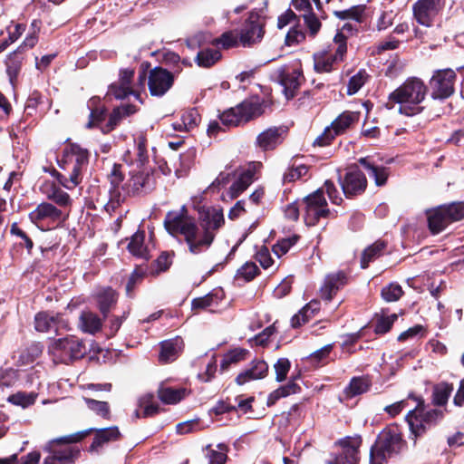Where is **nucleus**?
I'll list each match as a JSON object with an SVG mask.
<instances>
[{"instance_id": "cd10ccee", "label": "nucleus", "mask_w": 464, "mask_h": 464, "mask_svg": "<svg viewBox=\"0 0 464 464\" xmlns=\"http://www.w3.org/2000/svg\"><path fill=\"white\" fill-rule=\"evenodd\" d=\"M63 169H68V174H62L56 170H53V175L57 179L59 183L67 189H72L76 188L82 179V171L74 169V167L68 168L63 167Z\"/></svg>"}, {"instance_id": "7ed1b4c3", "label": "nucleus", "mask_w": 464, "mask_h": 464, "mask_svg": "<svg viewBox=\"0 0 464 464\" xmlns=\"http://www.w3.org/2000/svg\"><path fill=\"white\" fill-rule=\"evenodd\" d=\"M92 430L78 431L70 435L52 440L44 446L49 456L44 459L43 464H72L79 457L80 449L72 446L82 440L90 434Z\"/></svg>"}, {"instance_id": "473e14b6", "label": "nucleus", "mask_w": 464, "mask_h": 464, "mask_svg": "<svg viewBox=\"0 0 464 464\" xmlns=\"http://www.w3.org/2000/svg\"><path fill=\"white\" fill-rule=\"evenodd\" d=\"M320 310V303L317 300H312L298 314L291 319L293 327H299L309 321Z\"/></svg>"}, {"instance_id": "680f3d73", "label": "nucleus", "mask_w": 464, "mask_h": 464, "mask_svg": "<svg viewBox=\"0 0 464 464\" xmlns=\"http://www.w3.org/2000/svg\"><path fill=\"white\" fill-rule=\"evenodd\" d=\"M238 34L233 31H228L221 34V36L215 40L218 44H221L224 48L228 49L234 47L238 43Z\"/></svg>"}, {"instance_id": "aec40b11", "label": "nucleus", "mask_w": 464, "mask_h": 464, "mask_svg": "<svg viewBox=\"0 0 464 464\" xmlns=\"http://www.w3.org/2000/svg\"><path fill=\"white\" fill-rule=\"evenodd\" d=\"M29 218L34 223L41 221L61 222L63 220V214L60 209L48 202L39 204L35 209L30 212Z\"/></svg>"}, {"instance_id": "72a5a7b5", "label": "nucleus", "mask_w": 464, "mask_h": 464, "mask_svg": "<svg viewBox=\"0 0 464 464\" xmlns=\"http://www.w3.org/2000/svg\"><path fill=\"white\" fill-rule=\"evenodd\" d=\"M159 411V406L154 401L152 394L148 393L139 400V409L135 411L137 418H147L155 415Z\"/></svg>"}, {"instance_id": "1a4fd4ad", "label": "nucleus", "mask_w": 464, "mask_h": 464, "mask_svg": "<svg viewBox=\"0 0 464 464\" xmlns=\"http://www.w3.org/2000/svg\"><path fill=\"white\" fill-rule=\"evenodd\" d=\"M411 398V396H409V399ZM412 399L418 401V403L414 409L409 411L406 420L411 431L417 437L440 417V411L437 410L425 411L423 401L415 397H412Z\"/></svg>"}, {"instance_id": "79ce46f5", "label": "nucleus", "mask_w": 464, "mask_h": 464, "mask_svg": "<svg viewBox=\"0 0 464 464\" xmlns=\"http://www.w3.org/2000/svg\"><path fill=\"white\" fill-rule=\"evenodd\" d=\"M386 245L383 241H376L368 246L362 253L361 258L362 268H366L369 263L379 257L384 250Z\"/></svg>"}, {"instance_id": "f8f14e48", "label": "nucleus", "mask_w": 464, "mask_h": 464, "mask_svg": "<svg viewBox=\"0 0 464 464\" xmlns=\"http://www.w3.org/2000/svg\"><path fill=\"white\" fill-rule=\"evenodd\" d=\"M361 445L359 437H348L340 440L336 445L331 458L327 460L328 464H356L358 458V449Z\"/></svg>"}, {"instance_id": "37998d69", "label": "nucleus", "mask_w": 464, "mask_h": 464, "mask_svg": "<svg viewBox=\"0 0 464 464\" xmlns=\"http://www.w3.org/2000/svg\"><path fill=\"white\" fill-rule=\"evenodd\" d=\"M48 199L53 201L60 207H67L72 203V199L68 193L63 191L56 185H52L47 190L44 191Z\"/></svg>"}, {"instance_id": "f704fd0d", "label": "nucleus", "mask_w": 464, "mask_h": 464, "mask_svg": "<svg viewBox=\"0 0 464 464\" xmlns=\"http://www.w3.org/2000/svg\"><path fill=\"white\" fill-rule=\"evenodd\" d=\"M80 328L88 334H94L102 329V320L92 312L84 311L80 315Z\"/></svg>"}, {"instance_id": "13d9d810", "label": "nucleus", "mask_w": 464, "mask_h": 464, "mask_svg": "<svg viewBox=\"0 0 464 464\" xmlns=\"http://www.w3.org/2000/svg\"><path fill=\"white\" fill-rule=\"evenodd\" d=\"M42 22L34 19L31 23L28 35L24 39L23 45L27 48H33L38 42V34L40 33Z\"/></svg>"}, {"instance_id": "c85d7f7f", "label": "nucleus", "mask_w": 464, "mask_h": 464, "mask_svg": "<svg viewBox=\"0 0 464 464\" xmlns=\"http://www.w3.org/2000/svg\"><path fill=\"white\" fill-rule=\"evenodd\" d=\"M200 121V115L194 108L184 111L180 121L173 123V128L179 131H190L194 130Z\"/></svg>"}, {"instance_id": "20e7f679", "label": "nucleus", "mask_w": 464, "mask_h": 464, "mask_svg": "<svg viewBox=\"0 0 464 464\" xmlns=\"http://www.w3.org/2000/svg\"><path fill=\"white\" fill-rule=\"evenodd\" d=\"M402 438L397 427L383 430L371 449L370 464H383L402 448Z\"/></svg>"}, {"instance_id": "c03bdc74", "label": "nucleus", "mask_w": 464, "mask_h": 464, "mask_svg": "<svg viewBox=\"0 0 464 464\" xmlns=\"http://www.w3.org/2000/svg\"><path fill=\"white\" fill-rule=\"evenodd\" d=\"M83 401H85L90 411H93L98 416L105 420L111 419V409L108 402L92 399L86 396L83 397Z\"/></svg>"}, {"instance_id": "ddd939ff", "label": "nucleus", "mask_w": 464, "mask_h": 464, "mask_svg": "<svg viewBox=\"0 0 464 464\" xmlns=\"http://www.w3.org/2000/svg\"><path fill=\"white\" fill-rule=\"evenodd\" d=\"M359 113L354 111H344L340 114L331 124L330 127H327L324 132L318 136L314 144L318 146H325L328 145L331 140L336 136L343 131H345L348 128H350L354 122L358 121Z\"/></svg>"}, {"instance_id": "bf43d9fd", "label": "nucleus", "mask_w": 464, "mask_h": 464, "mask_svg": "<svg viewBox=\"0 0 464 464\" xmlns=\"http://www.w3.org/2000/svg\"><path fill=\"white\" fill-rule=\"evenodd\" d=\"M308 172V167L304 164L300 165H293L291 168L287 169V171L284 175L285 182H293L295 181L302 177L305 176Z\"/></svg>"}, {"instance_id": "393cba45", "label": "nucleus", "mask_w": 464, "mask_h": 464, "mask_svg": "<svg viewBox=\"0 0 464 464\" xmlns=\"http://www.w3.org/2000/svg\"><path fill=\"white\" fill-rule=\"evenodd\" d=\"M92 431L95 432L92 443L90 446L91 451H98L99 448L102 447L104 444L109 442L116 441L121 437V432L117 426H111L108 428L102 429H91Z\"/></svg>"}, {"instance_id": "4c0bfd02", "label": "nucleus", "mask_w": 464, "mask_h": 464, "mask_svg": "<svg viewBox=\"0 0 464 464\" xmlns=\"http://www.w3.org/2000/svg\"><path fill=\"white\" fill-rule=\"evenodd\" d=\"M160 401L166 404H175L186 396V389L161 386L158 391Z\"/></svg>"}, {"instance_id": "864d4df0", "label": "nucleus", "mask_w": 464, "mask_h": 464, "mask_svg": "<svg viewBox=\"0 0 464 464\" xmlns=\"http://www.w3.org/2000/svg\"><path fill=\"white\" fill-rule=\"evenodd\" d=\"M367 79L368 74L366 73L365 70H360L349 80L347 85V93L349 95L356 93L363 86Z\"/></svg>"}, {"instance_id": "9b49d317", "label": "nucleus", "mask_w": 464, "mask_h": 464, "mask_svg": "<svg viewBox=\"0 0 464 464\" xmlns=\"http://www.w3.org/2000/svg\"><path fill=\"white\" fill-rule=\"evenodd\" d=\"M334 42L337 45L334 53L324 51L314 55V66L317 72H329L335 63L343 61L347 51L345 37L342 34H336Z\"/></svg>"}, {"instance_id": "9d476101", "label": "nucleus", "mask_w": 464, "mask_h": 464, "mask_svg": "<svg viewBox=\"0 0 464 464\" xmlns=\"http://www.w3.org/2000/svg\"><path fill=\"white\" fill-rule=\"evenodd\" d=\"M324 193V189L319 188L304 198V222L307 226H314L321 218L330 215Z\"/></svg>"}, {"instance_id": "bb28decb", "label": "nucleus", "mask_w": 464, "mask_h": 464, "mask_svg": "<svg viewBox=\"0 0 464 464\" xmlns=\"http://www.w3.org/2000/svg\"><path fill=\"white\" fill-rule=\"evenodd\" d=\"M128 249L130 254L137 257L143 259L150 258V249L149 243H145L144 231H138L130 237V243L128 244Z\"/></svg>"}, {"instance_id": "2f4dec72", "label": "nucleus", "mask_w": 464, "mask_h": 464, "mask_svg": "<svg viewBox=\"0 0 464 464\" xmlns=\"http://www.w3.org/2000/svg\"><path fill=\"white\" fill-rule=\"evenodd\" d=\"M239 117L243 122H246L263 113L258 101L246 100L237 106Z\"/></svg>"}, {"instance_id": "603ef678", "label": "nucleus", "mask_w": 464, "mask_h": 464, "mask_svg": "<svg viewBox=\"0 0 464 464\" xmlns=\"http://www.w3.org/2000/svg\"><path fill=\"white\" fill-rule=\"evenodd\" d=\"M37 394L34 392H19L13 395H10L7 399L9 402L14 405L26 408L34 403Z\"/></svg>"}, {"instance_id": "f03ea898", "label": "nucleus", "mask_w": 464, "mask_h": 464, "mask_svg": "<svg viewBox=\"0 0 464 464\" xmlns=\"http://www.w3.org/2000/svg\"><path fill=\"white\" fill-rule=\"evenodd\" d=\"M427 94V87L419 78H410L390 93L387 106L393 109L398 105V111L406 116L420 113L421 106Z\"/></svg>"}, {"instance_id": "423d86ee", "label": "nucleus", "mask_w": 464, "mask_h": 464, "mask_svg": "<svg viewBox=\"0 0 464 464\" xmlns=\"http://www.w3.org/2000/svg\"><path fill=\"white\" fill-rule=\"evenodd\" d=\"M49 351L54 360L68 363L73 360L83 357L86 353V348L78 337L68 335L53 340L49 346Z\"/></svg>"}, {"instance_id": "b1692460", "label": "nucleus", "mask_w": 464, "mask_h": 464, "mask_svg": "<svg viewBox=\"0 0 464 464\" xmlns=\"http://www.w3.org/2000/svg\"><path fill=\"white\" fill-rule=\"evenodd\" d=\"M133 75L134 71L131 69L121 70L119 82L111 85L110 92L116 99H124L129 94L133 93L131 87V80Z\"/></svg>"}, {"instance_id": "69168bd1", "label": "nucleus", "mask_w": 464, "mask_h": 464, "mask_svg": "<svg viewBox=\"0 0 464 464\" xmlns=\"http://www.w3.org/2000/svg\"><path fill=\"white\" fill-rule=\"evenodd\" d=\"M164 62L166 64L173 67L172 72L179 68L182 69V65H190L187 60L181 61L179 55L172 52H169L164 55Z\"/></svg>"}, {"instance_id": "de8ad7c7", "label": "nucleus", "mask_w": 464, "mask_h": 464, "mask_svg": "<svg viewBox=\"0 0 464 464\" xmlns=\"http://www.w3.org/2000/svg\"><path fill=\"white\" fill-rule=\"evenodd\" d=\"M221 57L219 51L216 49H204L198 52L196 62L198 66L210 67L217 63Z\"/></svg>"}, {"instance_id": "0e129e2a", "label": "nucleus", "mask_w": 464, "mask_h": 464, "mask_svg": "<svg viewBox=\"0 0 464 464\" xmlns=\"http://www.w3.org/2000/svg\"><path fill=\"white\" fill-rule=\"evenodd\" d=\"M258 268L255 263L247 262L237 270V277H242L246 281L252 280L257 274Z\"/></svg>"}, {"instance_id": "39448f33", "label": "nucleus", "mask_w": 464, "mask_h": 464, "mask_svg": "<svg viewBox=\"0 0 464 464\" xmlns=\"http://www.w3.org/2000/svg\"><path fill=\"white\" fill-rule=\"evenodd\" d=\"M428 224L433 234L444 230L452 222L464 218V203L452 202L442 205L427 212Z\"/></svg>"}, {"instance_id": "a211bd4d", "label": "nucleus", "mask_w": 464, "mask_h": 464, "mask_svg": "<svg viewBox=\"0 0 464 464\" xmlns=\"http://www.w3.org/2000/svg\"><path fill=\"white\" fill-rule=\"evenodd\" d=\"M341 186L346 197H353L365 190L367 180L359 169L350 168L341 181Z\"/></svg>"}, {"instance_id": "5701e85b", "label": "nucleus", "mask_w": 464, "mask_h": 464, "mask_svg": "<svg viewBox=\"0 0 464 464\" xmlns=\"http://www.w3.org/2000/svg\"><path fill=\"white\" fill-rule=\"evenodd\" d=\"M184 343L181 337L163 341L160 343V353L159 360L162 363H168L175 361L180 354Z\"/></svg>"}, {"instance_id": "a878e982", "label": "nucleus", "mask_w": 464, "mask_h": 464, "mask_svg": "<svg viewBox=\"0 0 464 464\" xmlns=\"http://www.w3.org/2000/svg\"><path fill=\"white\" fill-rule=\"evenodd\" d=\"M283 132V130L280 128H269L256 137V145L263 150H274L282 142Z\"/></svg>"}, {"instance_id": "c756f323", "label": "nucleus", "mask_w": 464, "mask_h": 464, "mask_svg": "<svg viewBox=\"0 0 464 464\" xmlns=\"http://www.w3.org/2000/svg\"><path fill=\"white\" fill-rule=\"evenodd\" d=\"M137 111V107L132 104H124L115 108L110 115L107 125L102 129L103 132H109L113 130L120 121L130 115L134 114Z\"/></svg>"}, {"instance_id": "e2e57ef3", "label": "nucleus", "mask_w": 464, "mask_h": 464, "mask_svg": "<svg viewBox=\"0 0 464 464\" xmlns=\"http://www.w3.org/2000/svg\"><path fill=\"white\" fill-rule=\"evenodd\" d=\"M18 379L17 371L8 368L0 371V384L5 387L13 386Z\"/></svg>"}, {"instance_id": "dca6fc26", "label": "nucleus", "mask_w": 464, "mask_h": 464, "mask_svg": "<svg viewBox=\"0 0 464 464\" xmlns=\"http://www.w3.org/2000/svg\"><path fill=\"white\" fill-rule=\"evenodd\" d=\"M445 0H418L413 5L414 18L420 24L430 26Z\"/></svg>"}, {"instance_id": "4be33fe9", "label": "nucleus", "mask_w": 464, "mask_h": 464, "mask_svg": "<svg viewBox=\"0 0 464 464\" xmlns=\"http://www.w3.org/2000/svg\"><path fill=\"white\" fill-rule=\"evenodd\" d=\"M67 167L83 171L89 164V152L77 144H70L64 151Z\"/></svg>"}, {"instance_id": "6ab92c4d", "label": "nucleus", "mask_w": 464, "mask_h": 464, "mask_svg": "<svg viewBox=\"0 0 464 464\" xmlns=\"http://www.w3.org/2000/svg\"><path fill=\"white\" fill-rule=\"evenodd\" d=\"M347 283L346 275L342 271L328 274L320 288V295L327 301L332 300L334 295Z\"/></svg>"}, {"instance_id": "052dcab7", "label": "nucleus", "mask_w": 464, "mask_h": 464, "mask_svg": "<svg viewBox=\"0 0 464 464\" xmlns=\"http://www.w3.org/2000/svg\"><path fill=\"white\" fill-rule=\"evenodd\" d=\"M291 363L287 358H279L274 364L276 381L281 382L286 379Z\"/></svg>"}, {"instance_id": "338daca9", "label": "nucleus", "mask_w": 464, "mask_h": 464, "mask_svg": "<svg viewBox=\"0 0 464 464\" xmlns=\"http://www.w3.org/2000/svg\"><path fill=\"white\" fill-rule=\"evenodd\" d=\"M295 237L282 239L273 246V252L276 256L280 257L287 253L291 246L295 244Z\"/></svg>"}, {"instance_id": "49530a36", "label": "nucleus", "mask_w": 464, "mask_h": 464, "mask_svg": "<svg viewBox=\"0 0 464 464\" xmlns=\"http://www.w3.org/2000/svg\"><path fill=\"white\" fill-rule=\"evenodd\" d=\"M371 386L369 379L364 377H354L351 380L349 386L345 389L347 396L353 397L366 392Z\"/></svg>"}, {"instance_id": "8fccbe9b", "label": "nucleus", "mask_w": 464, "mask_h": 464, "mask_svg": "<svg viewBox=\"0 0 464 464\" xmlns=\"http://www.w3.org/2000/svg\"><path fill=\"white\" fill-rule=\"evenodd\" d=\"M124 175L125 169L121 165L115 164L112 167V169L109 175V180L115 193L121 195V190H122V185H124Z\"/></svg>"}, {"instance_id": "a18cd8bd", "label": "nucleus", "mask_w": 464, "mask_h": 464, "mask_svg": "<svg viewBox=\"0 0 464 464\" xmlns=\"http://www.w3.org/2000/svg\"><path fill=\"white\" fill-rule=\"evenodd\" d=\"M217 448L218 450L211 449L209 445L206 447V458L208 464H226L227 447L225 444H218Z\"/></svg>"}, {"instance_id": "774afa93", "label": "nucleus", "mask_w": 464, "mask_h": 464, "mask_svg": "<svg viewBox=\"0 0 464 464\" xmlns=\"http://www.w3.org/2000/svg\"><path fill=\"white\" fill-rule=\"evenodd\" d=\"M302 16L309 29L310 34L312 35H315L321 28V22L319 21L318 17L313 12L306 14H302Z\"/></svg>"}, {"instance_id": "4d7b16f0", "label": "nucleus", "mask_w": 464, "mask_h": 464, "mask_svg": "<svg viewBox=\"0 0 464 464\" xmlns=\"http://www.w3.org/2000/svg\"><path fill=\"white\" fill-rule=\"evenodd\" d=\"M221 124L226 127H234L240 124L242 121V118L239 117V113L237 111V106L235 108H231L229 110L225 111L220 115Z\"/></svg>"}, {"instance_id": "7c9ffc66", "label": "nucleus", "mask_w": 464, "mask_h": 464, "mask_svg": "<svg viewBox=\"0 0 464 464\" xmlns=\"http://www.w3.org/2000/svg\"><path fill=\"white\" fill-rule=\"evenodd\" d=\"M150 177L143 173H137L130 176V178L122 185V192L125 195H134L140 192L149 185Z\"/></svg>"}, {"instance_id": "6e6d98bb", "label": "nucleus", "mask_w": 464, "mask_h": 464, "mask_svg": "<svg viewBox=\"0 0 464 464\" xmlns=\"http://www.w3.org/2000/svg\"><path fill=\"white\" fill-rule=\"evenodd\" d=\"M398 315L392 314L390 315L382 314L378 317L374 331L376 334H386L392 328L393 323L397 320Z\"/></svg>"}, {"instance_id": "4468645a", "label": "nucleus", "mask_w": 464, "mask_h": 464, "mask_svg": "<svg viewBox=\"0 0 464 464\" xmlns=\"http://www.w3.org/2000/svg\"><path fill=\"white\" fill-rule=\"evenodd\" d=\"M456 77V72L450 68L435 71L430 80L432 97L446 99L452 95Z\"/></svg>"}, {"instance_id": "5fc2aeb1", "label": "nucleus", "mask_w": 464, "mask_h": 464, "mask_svg": "<svg viewBox=\"0 0 464 464\" xmlns=\"http://www.w3.org/2000/svg\"><path fill=\"white\" fill-rule=\"evenodd\" d=\"M382 297L386 302L398 301L403 294L401 286L396 283H391L382 289Z\"/></svg>"}, {"instance_id": "3c124183", "label": "nucleus", "mask_w": 464, "mask_h": 464, "mask_svg": "<svg viewBox=\"0 0 464 464\" xmlns=\"http://www.w3.org/2000/svg\"><path fill=\"white\" fill-rule=\"evenodd\" d=\"M35 329L38 332H47L56 326L58 317L50 315L47 313H39L35 315Z\"/></svg>"}, {"instance_id": "ea45409f", "label": "nucleus", "mask_w": 464, "mask_h": 464, "mask_svg": "<svg viewBox=\"0 0 464 464\" xmlns=\"http://www.w3.org/2000/svg\"><path fill=\"white\" fill-rule=\"evenodd\" d=\"M299 391L300 387L295 382L294 380H291L286 385L279 387L269 394L267 398V405L272 406L279 399L297 393Z\"/></svg>"}, {"instance_id": "e433bc0d", "label": "nucleus", "mask_w": 464, "mask_h": 464, "mask_svg": "<svg viewBox=\"0 0 464 464\" xmlns=\"http://www.w3.org/2000/svg\"><path fill=\"white\" fill-rule=\"evenodd\" d=\"M365 9L364 5H358L345 10L334 11V14L341 20H352L361 24L365 19Z\"/></svg>"}, {"instance_id": "c9c22d12", "label": "nucleus", "mask_w": 464, "mask_h": 464, "mask_svg": "<svg viewBox=\"0 0 464 464\" xmlns=\"http://www.w3.org/2000/svg\"><path fill=\"white\" fill-rule=\"evenodd\" d=\"M96 299L101 312L106 317L111 306L117 301V295L111 287L102 288L96 293Z\"/></svg>"}, {"instance_id": "6e6552de", "label": "nucleus", "mask_w": 464, "mask_h": 464, "mask_svg": "<svg viewBox=\"0 0 464 464\" xmlns=\"http://www.w3.org/2000/svg\"><path fill=\"white\" fill-rule=\"evenodd\" d=\"M181 72V68L169 72L160 66L154 67L149 72L148 88L151 96L162 97L173 86L176 76Z\"/></svg>"}, {"instance_id": "09e8293b", "label": "nucleus", "mask_w": 464, "mask_h": 464, "mask_svg": "<svg viewBox=\"0 0 464 464\" xmlns=\"http://www.w3.org/2000/svg\"><path fill=\"white\" fill-rule=\"evenodd\" d=\"M453 391L451 384L441 382L433 389V402L436 405H444Z\"/></svg>"}, {"instance_id": "2eb2a0df", "label": "nucleus", "mask_w": 464, "mask_h": 464, "mask_svg": "<svg viewBox=\"0 0 464 464\" xmlns=\"http://www.w3.org/2000/svg\"><path fill=\"white\" fill-rule=\"evenodd\" d=\"M275 74L279 83L283 86L285 98L289 100L295 97L297 90L304 82L302 70L299 68L283 66L278 68Z\"/></svg>"}, {"instance_id": "a19ab883", "label": "nucleus", "mask_w": 464, "mask_h": 464, "mask_svg": "<svg viewBox=\"0 0 464 464\" xmlns=\"http://www.w3.org/2000/svg\"><path fill=\"white\" fill-rule=\"evenodd\" d=\"M249 352L244 348H235L230 350L226 354H224L220 368L225 371L229 368L232 364H237L242 361H245L248 355Z\"/></svg>"}, {"instance_id": "412c9836", "label": "nucleus", "mask_w": 464, "mask_h": 464, "mask_svg": "<svg viewBox=\"0 0 464 464\" xmlns=\"http://www.w3.org/2000/svg\"><path fill=\"white\" fill-rule=\"evenodd\" d=\"M268 373V365L263 360H254L249 367L242 371L236 378L238 385H244L248 382L265 378Z\"/></svg>"}, {"instance_id": "58836bf2", "label": "nucleus", "mask_w": 464, "mask_h": 464, "mask_svg": "<svg viewBox=\"0 0 464 464\" xmlns=\"http://www.w3.org/2000/svg\"><path fill=\"white\" fill-rule=\"evenodd\" d=\"M359 163L368 171V175L374 179L377 186H382L385 184L388 178V171L386 168L376 167L371 164L365 158L360 159Z\"/></svg>"}, {"instance_id": "0eeeda50", "label": "nucleus", "mask_w": 464, "mask_h": 464, "mask_svg": "<svg viewBox=\"0 0 464 464\" xmlns=\"http://www.w3.org/2000/svg\"><path fill=\"white\" fill-rule=\"evenodd\" d=\"M264 10H253L239 33V42L244 47H249L258 42L264 36L265 30Z\"/></svg>"}, {"instance_id": "f257e3e1", "label": "nucleus", "mask_w": 464, "mask_h": 464, "mask_svg": "<svg viewBox=\"0 0 464 464\" xmlns=\"http://www.w3.org/2000/svg\"><path fill=\"white\" fill-rule=\"evenodd\" d=\"M225 222L221 209H208L198 226L187 214L185 208L181 212L169 211L164 219L166 230L172 236L181 235L192 254H199L212 244L216 231Z\"/></svg>"}, {"instance_id": "f3484780", "label": "nucleus", "mask_w": 464, "mask_h": 464, "mask_svg": "<svg viewBox=\"0 0 464 464\" xmlns=\"http://www.w3.org/2000/svg\"><path fill=\"white\" fill-rule=\"evenodd\" d=\"M262 168L259 161L249 162L248 165L239 173L238 179L229 188V196L232 198L238 197L245 191L256 179V175Z\"/></svg>"}]
</instances>
